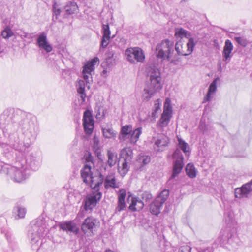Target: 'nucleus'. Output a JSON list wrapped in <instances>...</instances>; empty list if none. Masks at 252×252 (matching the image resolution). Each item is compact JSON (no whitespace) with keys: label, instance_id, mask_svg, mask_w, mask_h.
Instances as JSON below:
<instances>
[{"label":"nucleus","instance_id":"nucleus-1","mask_svg":"<svg viewBox=\"0 0 252 252\" xmlns=\"http://www.w3.org/2000/svg\"><path fill=\"white\" fill-rule=\"evenodd\" d=\"M147 70L150 82L143 90L142 96L143 101H148L155 93L162 89L160 73L158 69L150 66L147 68Z\"/></svg>","mask_w":252,"mask_h":252},{"label":"nucleus","instance_id":"nucleus-2","mask_svg":"<svg viewBox=\"0 0 252 252\" xmlns=\"http://www.w3.org/2000/svg\"><path fill=\"white\" fill-rule=\"evenodd\" d=\"M155 55L158 59L167 60L174 64H177L180 61L174 52V42L169 39L163 40L157 45Z\"/></svg>","mask_w":252,"mask_h":252},{"label":"nucleus","instance_id":"nucleus-3","mask_svg":"<svg viewBox=\"0 0 252 252\" xmlns=\"http://www.w3.org/2000/svg\"><path fill=\"white\" fill-rule=\"evenodd\" d=\"M178 145L180 149L177 148L173 154V158L175 159L174 163L173 170L172 175L168 180V182H173V179L177 177L181 172L183 166V156L181 149L186 155H189V146L187 143L182 140L181 138L178 137Z\"/></svg>","mask_w":252,"mask_h":252},{"label":"nucleus","instance_id":"nucleus-4","mask_svg":"<svg viewBox=\"0 0 252 252\" xmlns=\"http://www.w3.org/2000/svg\"><path fill=\"white\" fill-rule=\"evenodd\" d=\"M141 133V127L133 130L131 125H125L121 128L119 139L120 142L126 141L131 144H134L138 140Z\"/></svg>","mask_w":252,"mask_h":252},{"label":"nucleus","instance_id":"nucleus-5","mask_svg":"<svg viewBox=\"0 0 252 252\" xmlns=\"http://www.w3.org/2000/svg\"><path fill=\"white\" fill-rule=\"evenodd\" d=\"M25 164V161L24 160L23 163L18 162L15 166L8 169V173L14 181L20 183L29 176L30 171Z\"/></svg>","mask_w":252,"mask_h":252},{"label":"nucleus","instance_id":"nucleus-6","mask_svg":"<svg viewBox=\"0 0 252 252\" xmlns=\"http://www.w3.org/2000/svg\"><path fill=\"white\" fill-rule=\"evenodd\" d=\"M100 184L98 182L95 183L94 187L92 188L93 189L92 192L88 194L84 200L85 211H91L101 198L102 193L98 191Z\"/></svg>","mask_w":252,"mask_h":252},{"label":"nucleus","instance_id":"nucleus-7","mask_svg":"<svg viewBox=\"0 0 252 252\" xmlns=\"http://www.w3.org/2000/svg\"><path fill=\"white\" fill-rule=\"evenodd\" d=\"M197 42V40L193 38H189L186 44L181 40L177 42L175 45H174L176 57L179 58V56H188L191 54Z\"/></svg>","mask_w":252,"mask_h":252},{"label":"nucleus","instance_id":"nucleus-8","mask_svg":"<svg viewBox=\"0 0 252 252\" xmlns=\"http://www.w3.org/2000/svg\"><path fill=\"white\" fill-rule=\"evenodd\" d=\"M99 222L93 217H88L82 222L81 229L82 231L87 236L94 234L98 227Z\"/></svg>","mask_w":252,"mask_h":252},{"label":"nucleus","instance_id":"nucleus-9","mask_svg":"<svg viewBox=\"0 0 252 252\" xmlns=\"http://www.w3.org/2000/svg\"><path fill=\"white\" fill-rule=\"evenodd\" d=\"M168 196L169 191L166 189L163 190L151 204L150 206V212L153 215H158L160 213L161 208Z\"/></svg>","mask_w":252,"mask_h":252},{"label":"nucleus","instance_id":"nucleus-10","mask_svg":"<svg viewBox=\"0 0 252 252\" xmlns=\"http://www.w3.org/2000/svg\"><path fill=\"white\" fill-rule=\"evenodd\" d=\"M125 56L127 60L132 63L143 62L145 59L144 52L139 47L129 48L126 49Z\"/></svg>","mask_w":252,"mask_h":252},{"label":"nucleus","instance_id":"nucleus-11","mask_svg":"<svg viewBox=\"0 0 252 252\" xmlns=\"http://www.w3.org/2000/svg\"><path fill=\"white\" fill-rule=\"evenodd\" d=\"M98 62V58L95 57L90 62L87 63L83 67L82 75L83 79L86 81L87 86L89 89L90 88V85L93 82L91 72L94 71V65Z\"/></svg>","mask_w":252,"mask_h":252},{"label":"nucleus","instance_id":"nucleus-12","mask_svg":"<svg viewBox=\"0 0 252 252\" xmlns=\"http://www.w3.org/2000/svg\"><path fill=\"white\" fill-rule=\"evenodd\" d=\"M170 100L166 99L164 104V110L159 120V126L161 127H165L169 124L172 114V107L170 105Z\"/></svg>","mask_w":252,"mask_h":252},{"label":"nucleus","instance_id":"nucleus-13","mask_svg":"<svg viewBox=\"0 0 252 252\" xmlns=\"http://www.w3.org/2000/svg\"><path fill=\"white\" fill-rule=\"evenodd\" d=\"M44 232V228L37 224H33L28 231V237L32 245L39 242L41 235Z\"/></svg>","mask_w":252,"mask_h":252},{"label":"nucleus","instance_id":"nucleus-14","mask_svg":"<svg viewBox=\"0 0 252 252\" xmlns=\"http://www.w3.org/2000/svg\"><path fill=\"white\" fill-rule=\"evenodd\" d=\"M83 121L85 132L87 134H91L94 128V121L90 111L87 110L84 112Z\"/></svg>","mask_w":252,"mask_h":252},{"label":"nucleus","instance_id":"nucleus-15","mask_svg":"<svg viewBox=\"0 0 252 252\" xmlns=\"http://www.w3.org/2000/svg\"><path fill=\"white\" fill-rule=\"evenodd\" d=\"M252 195V180L242 186L241 188H237L235 190V197L241 198L248 197Z\"/></svg>","mask_w":252,"mask_h":252},{"label":"nucleus","instance_id":"nucleus-16","mask_svg":"<svg viewBox=\"0 0 252 252\" xmlns=\"http://www.w3.org/2000/svg\"><path fill=\"white\" fill-rule=\"evenodd\" d=\"M30 145V143H25L20 140L17 136L13 138L10 137V146L15 150L20 152H25L27 149L29 147Z\"/></svg>","mask_w":252,"mask_h":252},{"label":"nucleus","instance_id":"nucleus-17","mask_svg":"<svg viewBox=\"0 0 252 252\" xmlns=\"http://www.w3.org/2000/svg\"><path fill=\"white\" fill-rule=\"evenodd\" d=\"M81 177L83 182L86 184H90V187L93 188L95 183H94V177L92 176L91 166L86 164L81 171Z\"/></svg>","mask_w":252,"mask_h":252},{"label":"nucleus","instance_id":"nucleus-18","mask_svg":"<svg viewBox=\"0 0 252 252\" xmlns=\"http://www.w3.org/2000/svg\"><path fill=\"white\" fill-rule=\"evenodd\" d=\"M29 122L27 118H20L19 116L14 117V120L11 125V129L13 131H18L19 129H28L29 128Z\"/></svg>","mask_w":252,"mask_h":252},{"label":"nucleus","instance_id":"nucleus-19","mask_svg":"<svg viewBox=\"0 0 252 252\" xmlns=\"http://www.w3.org/2000/svg\"><path fill=\"white\" fill-rule=\"evenodd\" d=\"M169 141V138L167 136L164 134L158 135L155 142L154 149L158 151H162L168 145Z\"/></svg>","mask_w":252,"mask_h":252},{"label":"nucleus","instance_id":"nucleus-20","mask_svg":"<svg viewBox=\"0 0 252 252\" xmlns=\"http://www.w3.org/2000/svg\"><path fill=\"white\" fill-rule=\"evenodd\" d=\"M37 43L39 48L44 50L47 53L52 50V46L48 43L47 36L44 33H41L37 39Z\"/></svg>","mask_w":252,"mask_h":252},{"label":"nucleus","instance_id":"nucleus-21","mask_svg":"<svg viewBox=\"0 0 252 252\" xmlns=\"http://www.w3.org/2000/svg\"><path fill=\"white\" fill-rule=\"evenodd\" d=\"M103 36L101 41L100 46L102 48H105L109 44L110 39L111 32L109 26L108 24H103L102 26Z\"/></svg>","mask_w":252,"mask_h":252},{"label":"nucleus","instance_id":"nucleus-22","mask_svg":"<svg viewBox=\"0 0 252 252\" xmlns=\"http://www.w3.org/2000/svg\"><path fill=\"white\" fill-rule=\"evenodd\" d=\"M126 196V191L124 189H121L119 190V194L118 195V206L115 209V212L116 213L121 212L125 209L126 204L125 199Z\"/></svg>","mask_w":252,"mask_h":252},{"label":"nucleus","instance_id":"nucleus-23","mask_svg":"<svg viewBox=\"0 0 252 252\" xmlns=\"http://www.w3.org/2000/svg\"><path fill=\"white\" fill-rule=\"evenodd\" d=\"M233 46L229 40H226L222 51L223 60L227 62L231 57V53L233 50Z\"/></svg>","mask_w":252,"mask_h":252},{"label":"nucleus","instance_id":"nucleus-24","mask_svg":"<svg viewBox=\"0 0 252 252\" xmlns=\"http://www.w3.org/2000/svg\"><path fill=\"white\" fill-rule=\"evenodd\" d=\"M60 227L63 231L72 232L75 234L78 233L79 228L76 224L72 221H68L60 224Z\"/></svg>","mask_w":252,"mask_h":252},{"label":"nucleus","instance_id":"nucleus-25","mask_svg":"<svg viewBox=\"0 0 252 252\" xmlns=\"http://www.w3.org/2000/svg\"><path fill=\"white\" fill-rule=\"evenodd\" d=\"M144 203L137 197H132L131 203L129 209L132 211H139L143 209Z\"/></svg>","mask_w":252,"mask_h":252},{"label":"nucleus","instance_id":"nucleus-26","mask_svg":"<svg viewBox=\"0 0 252 252\" xmlns=\"http://www.w3.org/2000/svg\"><path fill=\"white\" fill-rule=\"evenodd\" d=\"M87 87L86 81L84 79V80H79L78 82V84L76 85L77 90L78 93L80 94V97L81 98L82 101L84 102L85 100V98L86 97V95L85 94V87ZM88 89H89L87 88Z\"/></svg>","mask_w":252,"mask_h":252},{"label":"nucleus","instance_id":"nucleus-27","mask_svg":"<svg viewBox=\"0 0 252 252\" xmlns=\"http://www.w3.org/2000/svg\"><path fill=\"white\" fill-rule=\"evenodd\" d=\"M220 80V78L217 77L215 78L209 86L208 91L206 96L204 97L203 102L205 103L207 101H210L211 98V94L216 92L217 90V82Z\"/></svg>","mask_w":252,"mask_h":252},{"label":"nucleus","instance_id":"nucleus-28","mask_svg":"<svg viewBox=\"0 0 252 252\" xmlns=\"http://www.w3.org/2000/svg\"><path fill=\"white\" fill-rule=\"evenodd\" d=\"M64 9L66 15H72L78 11V6L76 2L68 1L64 6Z\"/></svg>","mask_w":252,"mask_h":252},{"label":"nucleus","instance_id":"nucleus-29","mask_svg":"<svg viewBox=\"0 0 252 252\" xmlns=\"http://www.w3.org/2000/svg\"><path fill=\"white\" fill-rule=\"evenodd\" d=\"M107 164L110 167L114 166L117 161V154L111 149H109L107 152Z\"/></svg>","mask_w":252,"mask_h":252},{"label":"nucleus","instance_id":"nucleus-30","mask_svg":"<svg viewBox=\"0 0 252 252\" xmlns=\"http://www.w3.org/2000/svg\"><path fill=\"white\" fill-rule=\"evenodd\" d=\"M25 161V162H27L31 168L33 170L38 169L41 162L40 158L33 156H31Z\"/></svg>","mask_w":252,"mask_h":252},{"label":"nucleus","instance_id":"nucleus-31","mask_svg":"<svg viewBox=\"0 0 252 252\" xmlns=\"http://www.w3.org/2000/svg\"><path fill=\"white\" fill-rule=\"evenodd\" d=\"M132 150L129 147L123 148L120 152V157L125 161L131 162L132 158Z\"/></svg>","mask_w":252,"mask_h":252},{"label":"nucleus","instance_id":"nucleus-32","mask_svg":"<svg viewBox=\"0 0 252 252\" xmlns=\"http://www.w3.org/2000/svg\"><path fill=\"white\" fill-rule=\"evenodd\" d=\"M104 186L105 188H117L119 187L116 183L115 176L113 174L108 175L106 177L104 180Z\"/></svg>","mask_w":252,"mask_h":252},{"label":"nucleus","instance_id":"nucleus-33","mask_svg":"<svg viewBox=\"0 0 252 252\" xmlns=\"http://www.w3.org/2000/svg\"><path fill=\"white\" fill-rule=\"evenodd\" d=\"M26 213V210L25 208L21 206H16L14 208L13 210V214L15 215V218L19 219L25 217Z\"/></svg>","mask_w":252,"mask_h":252},{"label":"nucleus","instance_id":"nucleus-34","mask_svg":"<svg viewBox=\"0 0 252 252\" xmlns=\"http://www.w3.org/2000/svg\"><path fill=\"white\" fill-rule=\"evenodd\" d=\"M130 162L124 160L121 166H118V170L121 176H124L129 169V164Z\"/></svg>","mask_w":252,"mask_h":252},{"label":"nucleus","instance_id":"nucleus-35","mask_svg":"<svg viewBox=\"0 0 252 252\" xmlns=\"http://www.w3.org/2000/svg\"><path fill=\"white\" fill-rule=\"evenodd\" d=\"M175 35L177 37L182 38L185 37L188 38V40L189 38H191L190 37V33L181 28L176 29Z\"/></svg>","mask_w":252,"mask_h":252},{"label":"nucleus","instance_id":"nucleus-36","mask_svg":"<svg viewBox=\"0 0 252 252\" xmlns=\"http://www.w3.org/2000/svg\"><path fill=\"white\" fill-rule=\"evenodd\" d=\"M102 131L104 137L106 138H112L116 136L115 131L111 127L102 126Z\"/></svg>","mask_w":252,"mask_h":252},{"label":"nucleus","instance_id":"nucleus-37","mask_svg":"<svg viewBox=\"0 0 252 252\" xmlns=\"http://www.w3.org/2000/svg\"><path fill=\"white\" fill-rule=\"evenodd\" d=\"M186 171L189 177L191 178H195L196 176V170L194 165L189 163L186 167Z\"/></svg>","mask_w":252,"mask_h":252},{"label":"nucleus","instance_id":"nucleus-38","mask_svg":"<svg viewBox=\"0 0 252 252\" xmlns=\"http://www.w3.org/2000/svg\"><path fill=\"white\" fill-rule=\"evenodd\" d=\"M161 103L160 102L159 99H158L155 102L154 104V110L152 113V116L153 117H156L158 115V111L160 110Z\"/></svg>","mask_w":252,"mask_h":252},{"label":"nucleus","instance_id":"nucleus-39","mask_svg":"<svg viewBox=\"0 0 252 252\" xmlns=\"http://www.w3.org/2000/svg\"><path fill=\"white\" fill-rule=\"evenodd\" d=\"M13 35V32L9 27H6L1 32V36L4 39H8Z\"/></svg>","mask_w":252,"mask_h":252},{"label":"nucleus","instance_id":"nucleus-40","mask_svg":"<svg viewBox=\"0 0 252 252\" xmlns=\"http://www.w3.org/2000/svg\"><path fill=\"white\" fill-rule=\"evenodd\" d=\"M93 143H94V149L96 153L97 154L100 153L99 151V138L94 136L93 138Z\"/></svg>","mask_w":252,"mask_h":252},{"label":"nucleus","instance_id":"nucleus-41","mask_svg":"<svg viewBox=\"0 0 252 252\" xmlns=\"http://www.w3.org/2000/svg\"><path fill=\"white\" fill-rule=\"evenodd\" d=\"M225 222L227 224H230L233 221V214L232 212H228L225 215L224 217Z\"/></svg>","mask_w":252,"mask_h":252},{"label":"nucleus","instance_id":"nucleus-42","mask_svg":"<svg viewBox=\"0 0 252 252\" xmlns=\"http://www.w3.org/2000/svg\"><path fill=\"white\" fill-rule=\"evenodd\" d=\"M141 198L143 201L146 202H149L152 198V195L150 192L148 191H145L141 195Z\"/></svg>","mask_w":252,"mask_h":252},{"label":"nucleus","instance_id":"nucleus-43","mask_svg":"<svg viewBox=\"0 0 252 252\" xmlns=\"http://www.w3.org/2000/svg\"><path fill=\"white\" fill-rule=\"evenodd\" d=\"M234 39L239 44L242 46L245 47L247 45V41L243 37L236 36L234 37Z\"/></svg>","mask_w":252,"mask_h":252},{"label":"nucleus","instance_id":"nucleus-44","mask_svg":"<svg viewBox=\"0 0 252 252\" xmlns=\"http://www.w3.org/2000/svg\"><path fill=\"white\" fill-rule=\"evenodd\" d=\"M115 54V51L113 49L112 46H109L108 50L105 54L106 58H113Z\"/></svg>","mask_w":252,"mask_h":252},{"label":"nucleus","instance_id":"nucleus-45","mask_svg":"<svg viewBox=\"0 0 252 252\" xmlns=\"http://www.w3.org/2000/svg\"><path fill=\"white\" fill-rule=\"evenodd\" d=\"M139 160L142 163L143 165H145L150 162L151 158L148 156H143L139 158Z\"/></svg>","mask_w":252,"mask_h":252},{"label":"nucleus","instance_id":"nucleus-46","mask_svg":"<svg viewBox=\"0 0 252 252\" xmlns=\"http://www.w3.org/2000/svg\"><path fill=\"white\" fill-rule=\"evenodd\" d=\"M13 111L12 109H7L4 111L1 117H3L5 119H7L12 114Z\"/></svg>","mask_w":252,"mask_h":252},{"label":"nucleus","instance_id":"nucleus-47","mask_svg":"<svg viewBox=\"0 0 252 252\" xmlns=\"http://www.w3.org/2000/svg\"><path fill=\"white\" fill-rule=\"evenodd\" d=\"M52 9L53 13L56 16H59L61 12V9L57 6L56 3H54V4H53Z\"/></svg>","mask_w":252,"mask_h":252},{"label":"nucleus","instance_id":"nucleus-48","mask_svg":"<svg viewBox=\"0 0 252 252\" xmlns=\"http://www.w3.org/2000/svg\"><path fill=\"white\" fill-rule=\"evenodd\" d=\"M191 248L188 245L181 246L179 250V252H191Z\"/></svg>","mask_w":252,"mask_h":252},{"label":"nucleus","instance_id":"nucleus-49","mask_svg":"<svg viewBox=\"0 0 252 252\" xmlns=\"http://www.w3.org/2000/svg\"><path fill=\"white\" fill-rule=\"evenodd\" d=\"M114 60L113 58H105V63L108 67H111L113 65Z\"/></svg>","mask_w":252,"mask_h":252},{"label":"nucleus","instance_id":"nucleus-50","mask_svg":"<svg viewBox=\"0 0 252 252\" xmlns=\"http://www.w3.org/2000/svg\"><path fill=\"white\" fill-rule=\"evenodd\" d=\"M85 217V212L84 210H80L78 213L77 216H76V219L80 220L82 218H83Z\"/></svg>","mask_w":252,"mask_h":252},{"label":"nucleus","instance_id":"nucleus-51","mask_svg":"<svg viewBox=\"0 0 252 252\" xmlns=\"http://www.w3.org/2000/svg\"><path fill=\"white\" fill-rule=\"evenodd\" d=\"M198 252H212V249L211 247H207L204 249H201L199 250Z\"/></svg>","mask_w":252,"mask_h":252},{"label":"nucleus","instance_id":"nucleus-52","mask_svg":"<svg viewBox=\"0 0 252 252\" xmlns=\"http://www.w3.org/2000/svg\"><path fill=\"white\" fill-rule=\"evenodd\" d=\"M105 252H119L118 251H112L110 249H106L105 251Z\"/></svg>","mask_w":252,"mask_h":252},{"label":"nucleus","instance_id":"nucleus-53","mask_svg":"<svg viewBox=\"0 0 252 252\" xmlns=\"http://www.w3.org/2000/svg\"><path fill=\"white\" fill-rule=\"evenodd\" d=\"M99 115H100V114H97L96 117L97 118H101V117H103L104 116V113L103 112V114L101 116H99Z\"/></svg>","mask_w":252,"mask_h":252},{"label":"nucleus","instance_id":"nucleus-54","mask_svg":"<svg viewBox=\"0 0 252 252\" xmlns=\"http://www.w3.org/2000/svg\"><path fill=\"white\" fill-rule=\"evenodd\" d=\"M3 166L2 163L0 162V171H1L2 170Z\"/></svg>","mask_w":252,"mask_h":252},{"label":"nucleus","instance_id":"nucleus-55","mask_svg":"<svg viewBox=\"0 0 252 252\" xmlns=\"http://www.w3.org/2000/svg\"><path fill=\"white\" fill-rule=\"evenodd\" d=\"M3 50H4L3 48L0 45V54L1 53H2L3 51Z\"/></svg>","mask_w":252,"mask_h":252}]
</instances>
